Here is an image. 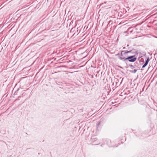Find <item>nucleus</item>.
<instances>
[{
	"instance_id": "f03ea898",
	"label": "nucleus",
	"mask_w": 157,
	"mask_h": 157,
	"mask_svg": "<svg viewBox=\"0 0 157 157\" xmlns=\"http://www.w3.org/2000/svg\"><path fill=\"white\" fill-rule=\"evenodd\" d=\"M129 55L128 57L125 59H127V62L128 60L129 62H133L136 61L137 59L136 57V54L133 55H131L130 54H129Z\"/></svg>"
},
{
	"instance_id": "39448f33",
	"label": "nucleus",
	"mask_w": 157,
	"mask_h": 157,
	"mask_svg": "<svg viewBox=\"0 0 157 157\" xmlns=\"http://www.w3.org/2000/svg\"><path fill=\"white\" fill-rule=\"evenodd\" d=\"M91 139L92 141L93 142L97 140V138H94V137H92L91 138Z\"/></svg>"
},
{
	"instance_id": "f8f14e48",
	"label": "nucleus",
	"mask_w": 157,
	"mask_h": 157,
	"mask_svg": "<svg viewBox=\"0 0 157 157\" xmlns=\"http://www.w3.org/2000/svg\"><path fill=\"white\" fill-rule=\"evenodd\" d=\"M119 67L120 68H122V69H123V67H121V66H119Z\"/></svg>"
},
{
	"instance_id": "9b49d317",
	"label": "nucleus",
	"mask_w": 157,
	"mask_h": 157,
	"mask_svg": "<svg viewBox=\"0 0 157 157\" xmlns=\"http://www.w3.org/2000/svg\"><path fill=\"white\" fill-rule=\"evenodd\" d=\"M142 59H143V61H143V62L144 61V59H143V58H141L140 60H142Z\"/></svg>"
},
{
	"instance_id": "9d476101",
	"label": "nucleus",
	"mask_w": 157,
	"mask_h": 157,
	"mask_svg": "<svg viewBox=\"0 0 157 157\" xmlns=\"http://www.w3.org/2000/svg\"><path fill=\"white\" fill-rule=\"evenodd\" d=\"M135 53L137 54H138V52L137 51H136L135 52Z\"/></svg>"
},
{
	"instance_id": "dca6fc26",
	"label": "nucleus",
	"mask_w": 157,
	"mask_h": 157,
	"mask_svg": "<svg viewBox=\"0 0 157 157\" xmlns=\"http://www.w3.org/2000/svg\"><path fill=\"white\" fill-rule=\"evenodd\" d=\"M99 143L97 144H99Z\"/></svg>"
},
{
	"instance_id": "20e7f679",
	"label": "nucleus",
	"mask_w": 157,
	"mask_h": 157,
	"mask_svg": "<svg viewBox=\"0 0 157 157\" xmlns=\"http://www.w3.org/2000/svg\"><path fill=\"white\" fill-rule=\"evenodd\" d=\"M150 59L148 57H147V59L145 60V62L144 64L143 65L142 68H144L148 64Z\"/></svg>"
},
{
	"instance_id": "4468645a",
	"label": "nucleus",
	"mask_w": 157,
	"mask_h": 157,
	"mask_svg": "<svg viewBox=\"0 0 157 157\" xmlns=\"http://www.w3.org/2000/svg\"><path fill=\"white\" fill-rule=\"evenodd\" d=\"M125 48L124 47L123 48V49H125Z\"/></svg>"
},
{
	"instance_id": "1a4fd4ad",
	"label": "nucleus",
	"mask_w": 157,
	"mask_h": 157,
	"mask_svg": "<svg viewBox=\"0 0 157 157\" xmlns=\"http://www.w3.org/2000/svg\"><path fill=\"white\" fill-rule=\"evenodd\" d=\"M107 3V2H104L103 3H102L101 4L100 6H101L103 4V3L106 4Z\"/></svg>"
},
{
	"instance_id": "ddd939ff",
	"label": "nucleus",
	"mask_w": 157,
	"mask_h": 157,
	"mask_svg": "<svg viewBox=\"0 0 157 157\" xmlns=\"http://www.w3.org/2000/svg\"><path fill=\"white\" fill-rule=\"evenodd\" d=\"M140 57H139V58H138V59H139H139H140Z\"/></svg>"
},
{
	"instance_id": "7ed1b4c3",
	"label": "nucleus",
	"mask_w": 157,
	"mask_h": 157,
	"mask_svg": "<svg viewBox=\"0 0 157 157\" xmlns=\"http://www.w3.org/2000/svg\"><path fill=\"white\" fill-rule=\"evenodd\" d=\"M103 119H101L98 122V124L97 125V129L98 130H99V129L101 128L99 127V125H103V123H102L101 124V123L103 121Z\"/></svg>"
},
{
	"instance_id": "0eeeda50",
	"label": "nucleus",
	"mask_w": 157,
	"mask_h": 157,
	"mask_svg": "<svg viewBox=\"0 0 157 157\" xmlns=\"http://www.w3.org/2000/svg\"><path fill=\"white\" fill-rule=\"evenodd\" d=\"M129 66L130 67H131L132 69L134 68H135L134 66L133 65H132V64H129Z\"/></svg>"
},
{
	"instance_id": "f257e3e1",
	"label": "nucleus",
	"mask_w": 157,
	"mask_h": 157,
	"mask_svg": "<svg viewBox=\"0 0 157 157\" xmlns=\"http://www.w3.org/2000/svg\"><path fill=\"white\" fill-rule=\"evenodd\" d=\"M133 53V50L130 51H122L121 53H118L116 55V56H117L120 59L122 60L125 62H127V59H125L129 55L128 54Z\"/></svg>"
},
{
	"instance_id": "6e6552de",
	"label": "nucleus",
	"mask_w": 157,
	"mask_h": 157,
	"mask_svg": "<svg viewBox=\"0 0 157 157\" xmlns=\"http://www.w3.org/2000/svg\"><path fill=\"white\" fill-rule=\"evenodd\" d=\"M107 142H108V143H107L108 145H109V143L111 142V141L109 140H107Z\"/></svg>"
},
{
	"instance_id": "423d86ee",
	"label": "nucleus",
	"mask_w": 157,
	"mask_h": 157,
	"mask_svg": "<svg viewBox=\"0 0 157 157\" xmlns=\"http://www.w3.org/2000/svg\"><path fill=\"white\" fill-rule=\"evenodd\" d=\"M137 71V70L134 69L133 70H130L129 71L131 73H135Z\"/></svg>"
},
{
	"instance_id": "2eb2a0df",
	"label": "nucleus",
	"mask_w": 157,
	"mask_h": 157,
	"mask_svg": "<svg viewBox=\"0 0 157 157\" xmlns=\"http://www.w3.org/2000/svg\"><path fill=\"white\" fill-rule=\"evenodd\" d=\"M130 33H132V31H130Z\"/></svg>"
}]
</instances>
